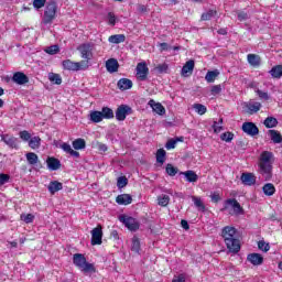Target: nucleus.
Returning <instances> with one entry per match:
<instances>
[{"label": "nucleus", "instance_id": "obj_48", "mask_svg": "<svg viewBox=\"0 0 282 282\" xmlns=\"http://www.w3.org/2000/svg\"><path fill=\"white\" fill-rule=\"evenodd\" d=\"M129 184V178L127 176H119L117 180V186L118 188H124Z\"/></svg>", "mask_w": 282, "mask_h": 282}, {"label": "nucleus", "instance_id": "obj_18", "mask_svg": "<svg viewBox=\"0 0 282 282\" xmlns=\"http://www.w3.org/2000/svg\"><path fill=\"white\" fill-rule=\"evenodd\" d=\"M148 105L151 107V109H153V111H155V113H158L159 116H164V113H166V109L164 108V106H162V104L160 102H155V100L150 99Z\"/></svg>", "mask_w": 282, "mask_h": 282}, {"label": "nucleus", "instance_id": "obj_14", "mask_svg": "<svg viewBox=\"0 0 282 282\" xmlns=\"http://www.w3.org/2000/svg\"><path fill=\"white\" fill-rule=\"evenodd\" d=\"M240 181L243 186H254L257 184V176L253 173H242Z\"/></svg>", "mask_w": 282, "mask_h": 282}, {"label": "nucleus", "instance_id": "obj_63", "mask_svg": "<svg viewBox=\"0 0 282 282\" xmlns=\"http://www.w3.org/2000/svg\"><path fill=\"white\" fill-rule=\"evenodd\" d=\"M138 12H141V14H144L149 12V9L144 4H138Z\"/></svg>", "mask_w": 282, "mask_h": 282}, {"label": "nucleus", "instance_id": "obj_31", "mask_svg": "<svg viewBox=\"0 0 282 282\" xmlns=\"http://www.w3.org/2000/svg\"><path fill=\"white\" fill-rule=\"evenodd\" d=\"M86 147L87 142L85 139L78 138L73 141V149H75V151H83Z\"/></svg>", "mask_w": 282, "mask_h": 282}, {"label": "nucleus", "instance_id": "obj_50", "mask_svg": "<svg viewBox=\"0 0 282 282\" xmlns=\"http://www.w3.org/2000/svg\"><path fill=\"white\" fill-rule=\"evenodd\" d=\"M258 248L259 250H262V252H269L270 251V243H267L263 240L258 241Z\"/></svg>", "mask_w": 282, "mask_h": 282}, {"label": "nucleus", "instance_id": "obj_49", "mask_svg": "<svg viewBox=\"0 0 282 282\" xmlns=\"http://www.w3.org/2000/svg\"><path fill=\"white\" fill-rule=\"evenodd\" d=\"M21 221H24V224H32L34 221V215L32 214H22L20 216Z\"/></svg>", "mask_w": 282, "mask_h": 282}, {"label": "nucleus", "instance_id": "obj_10", "mask_svg": "<svg viewBox=\"0 0 282 282\" xmlns=\"http://www.w3.org/2000/svg\"><path fill=\"white\" fill-rule=\"evenodd\" d=\"M149 78V66L145 62H140L137 64V79L144 82Z\"/></svg>", "mask_w": 282, "mask_h": 282}, {"label": "nucleus", "instance_id": "obj_20", "mask_svg": "<svg viewBox=\"0 0 282 282\" xmlns=\"http://www.w3.org/2000/svg\"><path fill=\"white\" fill-rule=\"evenodd\" d=\"M116 202L119 206H129V204H132L133 197L130 194H121L116 197Z\"/></svg>", "mask_w": 282, "mask_h": 282}, {"label": "nucleus", "instance_id": "obj_12", "mask_svg": "<svg viewBox=\"0 0 282 282\" xmlns=\"http://www.w3.org/2000/svg\"><path fill=\"white\" fill-rule=\"evenodd\" d=\"M131 113V107L128 105H121L116 110V120L119 122H123V120H127V116Z\"/></svg>", "mask_w": 282, "mask_h": 282}, {"label": "nucleus", "instance_id": "obj_28", "mask_svg": "<svg viewBox=\"0 0 282 282\" xmlns=\"http://www.w3.org/2000/svg\"><path fill=\"white\" fill-rule=\"evenodd\" d=\"M108 41L115 45H120V43H124V41H127V36H124V34H115L110 35Z\"/></svg>", "mask_w": 282, "mask_h": 282}, {"label": "nucleus", "instance_id": "obj_53", "mask_svg": "<svg viewBox=\"0 0 282 282\" xmlns=\"http://www.w3.org/2000/svg\"><path fill=\"white\" fill-rule=\"evenodd\" d=\"M20 138L21 140H24V142H30V140L32 139V134H30L29 131L23 130V131H20Z\"/></svg>", "mask_w": 282, "mask_h": 282}, {"label": "nucleus", "instance_id": "obj_40", "mask_svg": "<svg viewBox=\"0 0 282 282\" xmlns=\"http://www.w3.org/2000/svg\"><path fill=\"white\" fill-rule=\"evenodd\" d=\"M102 119V113L98 110H94L90 112V121L95 122L96 124H98V122H100Z\"/></svg>", "mask_w": 282, "mask_h": 282}, {"label": "nucleus", "instance_id": "obj_2", "mask_svg": "<svg viewBox=\"0 0 282 282\" xmlns=\"http://www.w3.org/2000/svg\"><path fill=\"white\" fill-rule=\"evenodd\" d=\"M274 158V154L270 151H263L260 154L258 166H259V173L262 175V177L265 180V182H270L272 180V159Z\"/></svg>", "mask_w": 282, "mask_h": 282}, {"label": "nucleus", "instance_id": "obj_1", "mask_svg": "<svg viewBox=\"0 0 282 282\" xmlns=\"http://www.w3.org/2000/svg\"><path fill=\"white\" fill-rule=\"evenodd\" d=\"M221 237L229 252L237 254V252L241 250V240L239 239V231L237 228L232 226H225L221 229Z\"/></svg>", "mask_w": 282, "mask_h": 282}, {"label": "nucleus", "instance_id": "obj_4", "mask_svg": "<svg viewBox=\"0 0 282 282\" xmlns=\"http://www.w3.org/2000/svg\"><path fill=\"white\" fill-rule=\"evenodd\" d=\"M77 52H79L80 58L84 59L80 61V63H86V69H89V62H91L94 58V44L83 43L77 46Z\"/></svg>", "mask_w": 282, "mask_h": 282}, {"label": "nucleus", "instance_id": "obj_43", "mask_svg": "<svg viewBox=\"0 0 282 282\" xmlns=\"http://www.w3.org/2000/svg\"><path fill=\"white\" fill-rule=\"evenodd\" d=\"M193 109L198 113V116H204L206 111H208V108L202 104H194Z\"/></svg>", "mask_w": 282, "mask_h": 282}, {"label": "nucleus", "instance_id": "obj_42", "mask_svg": "<svg viewBox=\"0 0 282 282\" xmlns=\"http://www.w3.org/2000/svg\"><path fill=\"white\" fill-rule=\"evenodd\" d=\"M30 149L36 150L41 147V137H33L29 140Z\"/></svg>", "mask_w": 282, "mask_h": 282}, {"label": "nucleus", "instance_id": "obj_47", "mask_svg": "<svg viewBox=\"0 0 282 282\" xmlns=\"http://www.w3.org/2000/svg\"><path fill=\"white\" fill-rule=\"evenodd\" d=\"M131 250H132V252H140V238H138V236H134L132 238Z\"/></svg>", "mask_w": 282, "mask_h": 282}, {"label": "nucleus", "instance_id": "obj_56", "mask_svg": "<svg viewBox=\"0 0 282 282\" xmlns=\"http://www.w3.org/2000/svg\"><path fill=\"white\" fill-rule=\"evenodd\" d=\"M256 94H258L260 100H270V95H268V93L261 90V89H258L256 91Z\"/></svg>", "mask_w": 282, "mask_h": 282}, {"label": "nucleus", "instance_id": "obj_54", "mask_svg": "<svg viewBox=\"0 0 282 282\" xmlns=\"http://www.w3.org/2000/svg\"><path fill=\"white\" fill-rule=\"evenodd\" d=\"M156 70L159 72V74H166V72H169V64L166 63L159 64L156 66Z\"/></svg>", "mask_w": 282, "mask_h": 282}, {"label": "nucleus", "instance_id": "obj_37", "mask_svg": "<svg viewBox=\"0 0 282 282\" xmlns=\"http://www.w3.org/2000/svg\"><path fill=\"white\" fill-rule=\"evenodd\" d=\"M214 17H217V10L210 9L202 14L200 21H210Z\"/></svg>", "mask_w": 282, "mask_h": 282}, {"label": "nucleus", "instance_id": "obj_41", "mask_svg": "<svg viewBox=\"0 0 282 282\" xmlns=\"http://www.w3.org/2000/svg\"><path fill=\"white\" fill-rule=\"evenodd\" d=\"M165 173H167V175H170V177H175L176 173H180V170L175 166H173V164L167 163L165 166Z\"/></svg>", "mask_w": 282, "mask_h": 282}, {"label": "nucleus", "instance_id": "obj_30", "mask_svg": "<svg viewBox=\"0 0 282 282\" xmlns=\"http://www.w3.org/2000/svg\"><path fill=\"white\" fill-rule=\"evenodd\" d=\"M262 192L264 193V195H267V197H272V195L276 193V187H274V184L272 183H267L263 185Z\"/></svg>", "mask_w": 282, "mask_h": 282}, {"label": "nucleus", "instance_id": "obj_44", "mask_svg": "<svg viewBox=\"0 0 282 282\" xmlns=\"http://www.w3.org/2000/svg\"><path fill=\"white\" fill-rule=\"evenodd\" d=\"M48 79L51 83H54V85H61L63 83V78L59 74L52 73L48 75Z\"/></svg>", "mask_w": 282, "mask_h": 282}, {"label": "nucleus", "instance_id": "obj_23", "mask_svg": "<svg viewBox=\"0 0 282 282\" xmlns=\"http://www.w3.org/2000/svg\"><path fill=\"white\" fill-rule=\"evenodd\" d=\"M47 188L51 195H56L58 191H63V183L58 181H51Z\"/></svg>", "mask_w": 282, "mask_h": 282}, {"label": "nucleus", "instance_id": "obj_7", "mask_svg": "<svg viewBox=\"0 0 282 282\" xmlns=\"http://www.w3.org/2000/svg\"><path fill=\"white\" fill-rule=\"evenodd\" d=\"M63 68L68 72H80L87 69V62H72V59H65L62 62Z\"/></svg>", "mask_w": 282, "mask_h": 282}, {"label": "nucleus", "instance_id": "obj_11", "mask_svg": "<svg viewBox=\"0 0 282 282\" xmlns=\"http://www.w3.org/2000/svg\"><path fill=\"white\" fill-rule=\"evenodd\" d=\"M91 246H100L102 245V226L98 225L96 228L91 230Z\"/></svg>", "mask_w": 282, "mask_h": 282}, {"label": "nucleus", "instance_id": "obj_62", "mask_svg": "<svg viewBox=\"0 0 282 282\" xmlns=\"http://www.w3.org/2000/svg\"><path fill=\"white\" fill-rule=\"evenodd\" d=\"M172 282H186V275H184V273H181L177 275V278H174Z\"/></svg>", "mask_w": 282, "mask_h": 282}, {"label": "nucleus", "instance_id": "obj_57", "mask_svg": "<svg viewBox=\"0 0 282 282\" xmlns=\"http://www.w3.org/2000/svg\"><path fill=\"white\" fill-rule=\"evenodd\" d=\"M210 199L214 204H219V202H221V195H219V192H214L210 195Z\"/></svg>", "mask_w": 282, "mask_h": 282}, {"label": "nucleus", "instance_id": "obj_33", "mask_svg": "<svg viewBox=\"0 0 282 282\" xmlns=\"http://www.w3.org/2000/svg\"><path fill=\"white\" fill-rule=\"evenodd\" d=\"M192 202H194V206H196L198 210H202V213L206 212V205H204L202 197L192 196Z\"/></svg>", "mask_w": 282, "mask_h": 282}, {"label": "nucleus", "instance_id": "obj_39", "mask_svg": "<svg viewBox=\"0 0 282 282\" xmlns=\"http://www.w3.org/2000/svg\"><path fill=\"white\" fill-rule=\"evenodd\" d=\"M156 162L159 164H164V162H166V151L164 149H159L156 151Z\"/></svg>", "mask_w": 282, "mask_h": 282}, {"label": "nucleus", "instance_id": "obj_9", "mask_svg": "<svg viewBox=\"0 0 282 282\" xmlns=\"http://www.w3.org/2000/svg\"><path fill=\"white\" fill-rule=\"evenodd\" d=\"M241 130L247 135L254 138V135H259V127L252 121H246L242 123Z\"/></svg>", "mask_w": 282, "mask_h": 282}, {"label": "nucleus", "instance_id": "obj_21", "mask_svg": "<svg viewBox=\"0 0 282 282\" xmlns=\"http://www.w3.org/2000/svg\"><path fill=\"white\" fill-rule=\"evenodd\" d=\"M120 68V64L118 63V59L116 58H109L106 62V69L107 72H109L110 74H116V72H118V69Z\"/></svg>", "mask_w": 282, "mask_h": 282}, {"label": "nucleus", "instance_id": "obj_45", "mask_svg": "<svg viewBox=\"0 0 282 282\" xmlns=\"http://www.w3.org/2000/svg\"><path fill=\"white\" fill-rule=\"evenodd\" d=\"M44 52L51 56H54V54H58V52H61V47H58V45H51L46 47Z\"/></svg>", "mask_w": 282, "mask_h": 282}, {"label": "nucleus", "instance_id": "obj_55", "mask_svg": "<svg viewBox=\"0 0 282 282\" xmlns=\"http://www.w3.org/2000/svg\"><path fill=\"white\" fill-rule=\"evenodd\" d=\"M175 147H177V140L175 139H170L165 144V149L167 151H171V149H175Z\"/></svg>", "mask_w": 282, "mask_h": 282}, {"label": "nucleus", "instance_id": "obj_60", "mask_svg": "<svg viewBox=\"0 0 282 282\" xmlns=\"http://www.w3.org/2000/svg\"><path fill=\"white\" fill-rule=\"evenodd\" d=\"M214 133H221L224 131V127L219 124L217 121H214L213 123Z\"/></svg>", "mask_w": 282, "mask_h": 282}, {"label": "nucleus", "instance_id": "obj_5", "mask_svg": "<svg viewBox=\"0 0 282 282\" xmlns=\"http://www.w3.org/2000/svg\"><path fill=\"white\" fill-rule=\"evenodd\" d=\"M232 208L229 212V215L239 217V215H243V207L239 204V200L236 198H229L225 200L224 207L220 209L221 213L228 210V208Z\"/></svg>", "mask_w": 282, "mask_h": 282}, {"label": "nucleus", "instance_id": "obj_64", "mask_svg": "<svg viewBox=\"0 0 282 282\" xmlns=\"http://www.w3.org/2000/svg\"><path fill=\"white\" fill-rule=\"evenodd\" d=\"M238 20L240 21H247L248 20V13L241 11L238 13Z\"/></svg>", "mask_w": 282, "mask_h": 282}, {"label": "nucleus", "instance_id": "obj_51", "mask_svg": "<svg viewBox=\"0 0 282 282\" xmlns=\"http://www.w3.org/2000/svg\"><path fill=\"white\" fill-rule=\"evenodd\" d=\"M221 90H223L221 84L214 85L210 88V94H212V96H219V94H221Z\"/></svg>", "mask_w": 282, "mask_h": 282}, {"label": "nucleus", "instance_id": "obj_22", "mask_svg": "<svg viewBox=\"0 0 282 282\" xmlns=\"http://www.w3.org/2000/svg\"><path fill=\"white\" fill-rule=\"evenodd\" d=\"M117 87L120 89V91H127L133 87V82L129 78H121L118 80Z\"/></svg>", "mask_w": 282, "mask_h": 282}, {"label": "nucleus", "instance_id": "obj_29", "mask_svg": "<svg viewBox=\"0 0 282 282\" xmlns=\"http://www.w3.org/2000/svg\"><path fill=\"white\" fill-rule=\"evenodd\" d=\"M247 113H250L252 116L253 113H258V111H261V102L257 101L253 104H247Z\"/></svg>", "mask_w": 282, "mask_h": 282}, {"label": "nucleus", "instance_id": "obj_32", "mask_svg": "<svg viewBox=\"0 0 282 282\" xmlns=\"http://www.w3.org/2000/svg\"><path fill=\"white\" fill-rule=\"evenodd\" d=\"M219 77V70H208L207 74L205 75V80L206 83H215L217 78Z\"/></svg>", "mask_w": 282, "mask_h": 282}, {"label": "nucleus", "instance_id": "obj_46", "mask_svg": "<svg viewBox=\"0 0 282 282\" xmlns=\"http://www.w3.org/2000/svg\"><path fill=\"white\" fill-rule=\"evenodd\" d=\"M220 140H223V142H232V140H235V133L230 131L225 132L220 135Z\"/></svg>", "mask_w": 282, "mask_h": 282}, {"label": "nucleus", "instance_id": "obj_25", "mask_svg": "<svg viewBox=\"0 0 282 282\" xmlns=\"http://www.w3.org/2000/svg\"><path fill=\"white\" fill-rule=\"evenodd\" d=\"M193 69H195V61H187L182 68V76H191L193 74Z\"/></svg>", "mask_w": 282, "mask_h": 282}, {"label": "nucleus", "instance_id": "obj_6", "mask_svg": "<svg viewBox=\"0 0 282 282\" xmlns=\"http://www.w3.org/2000/svg\"><path fill=\"white\" fill-rule=\"evenodd\" d=\"M58 10V4L54 0H50L46 2V7L44 10V23L47 25L52 23L56 19V11Z\"/></svg>", "mask_w": 282, "mask_h": 282}, {"label": "nucleus", "instance_id": "obj_24", "mask_svg": "<svg viewBox=\"0 0 282 282\" xmlns=\"http://www.w3.org/2000/svg\"><path fill=\"white\" fill-rule=\"evenodd\" d=\"M247 61L251 67H261V56L258 54H248Z\"/></svg>", "mask_w": 282, "mask_h": 282}, {"label": "nucleus", "instance_id": "obj_16", "mask_svg": "<svg viewBox=\"0 0 282 282\" xmlns=\"http://www.w3.org/2000/svg\"><path fill=\"white\" fill-rule=\"evenodd\" d=\"M180 175H184L185 182H188L189 184H195L197 180H199V175L193 170H187L185 172H180Z\"/></svg>", "mask_w": 282, "mask_h": 282}, {"label": "nucleus", "instance_id": "obj_19", "mask_svg": "<svg viewBox=\"0 0 282 282\" xmlns=\"http://www.w3.org/2000/svg\"><path fill=\"white\" fill-rule=\"evenodd\" d=\"M46 165L48 171H58V169H61V160L54 156H48L46 159Z\"/></svg>", "mask_w": 282, "mask_h": 282}, {"label": "nucleus", "instance_id": "obj_15", "mask_svg": "<svg viewBox=\"0 0 282 282\" xmlns=\"http://www.w3.org/2000/svg\"><path fill=\"white\" fill-rule=\"evenodd\" d=\"M12 82L17 85H28V83H30V77L23 72H17L12 76Z\"/></svg>", "mask_w": 282, "mask_h": 282}, {"label": "nucleus", "instance_id": "obj_38", "mask_svg": "<svg viewBox=\"0 0 282 282\" xmlns=\"http://www.w3.org/2000/svg\"><path fill=\"white\" fill-rule=\"evenodd\" d=\"M26 162L31 164V166H34V164L39 163V155L34 152L26 153Z\"/></svg>", "mask_w": 282, "mask_h": 282}, {"label": "nucleus", "instance_id": "obj_26", "mask_svg": "<svg viewBox=\"0 0 282 282\" xmlns=\"http://www.w3.org/2000/svg\"><path fill=\"white\" fill-rule=\"evenodd\" d=\"M268 135H270V139L274 144H281L282 142L281 132H279L278 130H269Z\"/></svg>", "mask_w": 282, "mask_h": 282}, {"label": "nucleus", "instance_id": "obj_59", "mask_svg": "<svg viewBox=\"0 0 282 282\" xmlns=\"http://www.w3.org/2000/svg\"><path fill=\"white\" fill-rule=\"evenodd\" d=\"M10 182V176L8 174H0V186H3L4 184H8Z\"/></svg>", "mask_w": 282, "mask_h": 282}, {"label": "nucleus", "instance_id": "obj_52", "mask_svg": "<svg viewBox=\"0 0 282 282\" xmlns=\"http://www.w3.org/2000/svg\"><path fill=\"white\" fill-rule=\"evenodd\" d=\"M46 3L47 0H33V8H35V10H41V8H45Z\"/></svg>", "mask_w": 282, "mask_h": 282}, {"label": "nucleus", "instance_id": "obj_3", "mask_svg": "<svg viewBox=\"0 0 282 282\" xmlns=\"http://www.w3.org/2000/svg\"><path fill=\"white\" fill-rule=\"evenodd\" d=\"M73 263L75 268H78L84 274H96V267L94 263L87 262V258L83 253L73 254Z\"/></svg>", "mask_w": 282, "mask_h": 282}, {"label": "nucleus", "instance_id": "obj_61", "mask_svg": "<svg viewBox=\"0 0 282 282\" xmlns=\"http://www.w3.org/2000/svg\"><path fill=\"white\" fill-rule=\"evenodd\" d=\"M61 149L65 152L68 153V155L72 153L74 149H72V145L69 143H62Z\"/></svg>", "mask_w": 282, "mask_h": 282}, {"label": "nucleus", "instance_id": "obj_27", "mask_svg": "<svg viewBox=\"0 0 282 282\" xmlns=\"http://www.w3.org/2000/svg\"><path fill=\"white\" fill-rule=\"evenodd\" d=\"M101 113V118L104 120H113L115 115H113V109L109 108V107H102L101 111H99Z\"/></svg>", "mask_w": 282, "mask_h": 282}, {"label": "nucleus", "instance_id": "obj_13", "mask_svg": "<svg viewBox=\"0 0 282 282\" xmlns=\"http://www.w3.org/2000/svg\"><path fill=\"white\" fill-rule=\"evenodd\" d=\"M1 140L2 142H4V144H7L9 149L19 150V139L15 138L14 135L2 134Z\"/></svg>", "mask_w": 282, "mask_h": 282}, {"label": "nucleus", "instance_id": "obj_36", "mask_svg": "<svg viewBox=\"0 0 282 282\" xmlns=\"http://www.w3.org/2000/svg\"><path fill=\"white\" fill-rule=\"evenodd\" d=\"M272 78H281L282 77V65H275L269 72Z\"/></svg>", "mask_w": 282, "mask_h": 282}, {"label": "nucleus", "instance_id": "obj_34", "mask_svg": "<svg viewBox=\"0 0 282 282\" xmlns=\"http://www.w3.org/2000/svg\"><path fill=\"white\" fill-rule=\"evenodd\" d=\"M263 124L267 129H274L279 124V120L274 117H267L263 121Z\"/></svg>", "mask_w": 282, "mask_h": 282}, {"label": "nucleus", "instance_id": "obj_17", "mask_svg": "<svg viewBox=\"0 0 282 282\" xmlns=\"http://www.w3.org/2000/svg\"><path fill=\"white\" fill-rule=\"evenodd\" d=\"M247 261L251 263V265H263V256H261V253H249Z\"/></svg>", "mask_w": 282, "mask_h": 282}, {"label": "nucleus", "instance_id": "obj_58", "mask_svg": "<svg viewBox=\"0 0 282 282\" xmlns=\"http://www.w3.org/2000/svg\"><path fill=\"white\" fill-rule=\"evenodd\" d=\"M116 14L113 12H108V25H116Z\"/></svg>", "mask_w": 282, "mask_h": 282}, {"label": "nucleus", "instance_id": "obj_35", "mask_svg": "<svg viewBox=\"0 0 282 282\" xmlns=\"http://www.w3.org/2000/svg\"><path fill=\"white\" fill-rule=\"evenodd\" d=\"M171 202V197L169 195H160L158 196V205L162 206V208H166Z\"/></svg>", "mask_w": 282, "mask_h": 282}, {"label": "nucleus", "instance_id": "obj_8", "mask_svg": "<svg viewBox=\"0 0 282 282\" xmlns=\"http://www.w3.org/2000/svg\"><path fill=\"white\" fill-rule=\"evenodd\" d=\"M119 220L122 221L126 228H128V230H130L131 232L140 230V223L133 217L122 215L119 217Z\"/></svg>", "mask_w": 282, "mask_h": 282}]
</instances>
